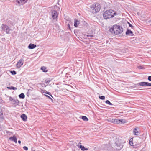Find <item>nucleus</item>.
Masks as SVG:
<instances>
[{
	"instance_id": "1",
	"label": "nucleus",
	"mask_w": 151,
	"mask_h": 151,
	"mask_svg": "<svg viewBox=\"0 0 151 151\" xmlns=\"http://www.w3.org/2000/svg\"><path fill=\"white\" fill-rule=\"evenodd\" d=\"M122 27L119 25L115 24L112 26L109 29V32L115 35H118L123 32Z\"/></svg>"
},
{
	"instance_id": "2",
	"label": "nucleus",
	"mask_w": 151,
	"mask_h": 151,
	"mask_svg": "<svg viewBox=\"0 0 151 151\" xmlns=\"http://www.w3.org/2000/svg\"><path fill=\"white\" fill-rule=\"evenodd\" d=\"M116 15V12L111 9L106 10L103 14V17L106 19L112 18L114 17V15Z\"/></svg>"
},
{
	"instance_id": "3",
	"label": "nucleus",
	"mask_w": 151,
	"mask_h": 151,
	"mask_svg": "<svg viewBox=\"0 0 151 151\" xmlns=\"http://www.w3.org/2000/svg\"><path fill=\"white\" fill-rule=\"evenodd\" d=\"M101 6L98 3H96L91 6V9L93 14L99 12L101 9Z\"/></svg>"
},
{
	"instance_id": "4",
	"label": "nucleus",
	"mask_w": 151,
	"mask_h": 151,
	"mask_svg": "<svg viewBox=\"0 0 151 151\" xmlns=\"http://www.w3.org/2000/svg\"><path fill=\"white\" fill-rule=\"evenodd\" d=\"M1 28L3 30L5 31L6 34H9L10 33V32L12 30L6 24H2L1 25Z\"/></svg>"
},
{
	"instance_id": "5",
	"label": "nucleus",
	"mask_w": 151,
	"mask_h": 151,
	"mask_svg": "<svg viewBox=\"0 0 151 151\" xmlns=\"http://www.w3.org/2000/svg\"><path fill=\"white\" fill-rule=\"evenodd\" d=\"M135 85L137 86H151V83L148 82H142L135 84Z\"/></svg>"
},
{
	"instance_id": "6",
	"label": "nucleus",
	"mask_w": 151,
	"mask_h": 151,
	"mask_svg": "<svg viewBox=\"0 0 151 151\" xmlns=\"http://www.w3.org/2000/svg\"><path fill=\"white\" fill-rule=\"evenodd\" d=\"M51 15L53 19L57 20L58 14L56 10H52L51 11Z\"/></svg>"
},
{
	"instance_id": "7",
	"label": "nucleus",
	"mask_w": 151,
	"mask_h": 151,
	"mask_svg": "<svg viewBox=\"0 0 151 151\" xmlns=\"http://www.w3.org/2000/svg\"><path fill=\"white\" fill-rule=\"evenodd\" d=\"M24 62L23 58H22L16 64L17 67L18 68H20L23 65Z\"/></svg>"
},
{
	"instance_id": "8",
	"label": "nucleus",
	"mask_w": 151,
	"mask_h": 151,
	"mask_svg": "<svg viewBox=\"0 0 151 151\" xmlns=\"http://www.w3.org/2000/svg\"><path fill=\"white\" fill-rule=\"evenodd\" d=\"M20 103V101L17 99H15V100L12 102V104L13 107H15L18 105L19 106Z\"/></svg>"
},
{
	"instance_id": "9",
	"label": "nucleus",
	"mask_w": 151,
	"mask_h": 151,
	"mask_svg": "<svg viewBox=\"0 0 151 151\" xmlns=\"http://www.w3.org/2000/svg\"><path fill=\"white\" fill-rule=\"evenodd\" d=\"M139 128L137 127L135 128L133 130V134L134 135L138 136L139 134Z\"/></svg>"
},
{
	"instance_id": "10",
	"label": "nucleus",
	"mask_w": 151,
	"mask_h": 151,
	"mask_svg": "<svg viewBox=\"0 0 151 151\" xmlns=\"http://www.w3.org/2000/svg\"><path fill=\"white\" fill-rule=\"evenodd\" d=\"M115 144L119 148L118 149L119 150L121 149L123 147V145H122V144L119 142H116L115 143Z\"/></svg>"
},
{
	"instance_id": "11",
	"label": "nucleus",
	"mask_w": 151,
	"mask_h": 151,
	"mask_svg": "<svg viewBox=\"0 0 151 151\" xmlns=\"http://www.w3.org/2000/svg\"><path fill=\"white\" fill-rule=\"evenodd\" d=\"M27 0H16L17 2L19 5H22L27 2Z\"/></svg>"
},
{
	"instance_id": "12",
	"label": "nucleus",
	"mask_w": 151,
	"mask_h": 151,
	"mask_svg": "<svg viewBox=\"0 0 151 151\" xmlns=\"http://www.w3.org/2000/svg\"><path fill=\"white\" fill-rule=\"evenodd\" d=\"M126 34L127 35L133 36L134 35L133 34V32L131 30L127 29L126 32Z\"/></svg>"
},
{
	"instance_id": "13",
	"label": "nucleus",
	"mask_w": 151,
	"mask_h": 151,
	"mask_svg": "<svg viewBox=\"0 0 151 151\" xmlns=\"http://www.w3.org/2000/svg\"><path fill=\"white\" fill-rule=\"evenodd\" d=\"M36 47V45L30 43L28 46V48L29 49H32L35 48Z\"/></svg>"
},
{
	"instance_id": "14",
	"label": "nucleus",
	"mask_w": 151,
	"mask_h": 151,
	"mask_svg": "<svg viewBox=\"0 0 151 151\" xmlns=\"http://www.w3.org/2000/svg\"><path fill=\"white\" fill-rule=\"evenodd\" d=\"M21 117L22 119V120L24 121H27V116L24 114H23L21 116Z\"/></svg>"
},
{
	"instance_id": "15",
	"label": "nucleus",
	"mask_w": 151,
	"mask_h": 151,
	"mask_svg": "<svg viewBox=\"0 0 151 151\" xmlns=\"http://www.w3.org/2000/svg\"><path fill=\"white\" fill-rule=\"evenodd\" d=\"M9 139L13 141L15 143H17V139L15 136H13L12 137H10L9 138Z\"/></svg>"
},
{
	"instance_id": "16",
	"label": "nucleus",
	"mask_w": 151,
	"mask_h": 151,
	"mask_svg": "<svg viewBox=\"0 0 151 151\" xmlns=\"http://www.w3.org/2000/svg\"><path fill=\"white\" fill-rule=\"evenodd\" d=\"M80 24L79 21L77 19H75L74 20V26L75 27H77L78 25Z\"/></svg>"
},
{
	"instance_id": "17",
	"label": "nucleus",
	"mask_w": 151,
	"mask_h": 151,
	"mask_svg": "<svg viewBox=\"0 0 151 151\" xmlns=\"http://www.w3.org/2000/svg\"><path fill=\"white\" fill-rule=\"evenodd\" d=\"M79 147L83 151L85 150H88V148L85 147L84 146L81 145L79 146Z\"/></svg>"
},
{
	"instance_id": "18",
	"label": "nucleus",
	"mask_w": 151,
	"mask_h": 151,
	"mask_svg": "<svg viewBox=\"0 0 151 151\" xmlns=\"http://www.w3.org/2000/svg\"><path fill=\"white\" fill-rule=\"evenodd\" d=\"M41 69L44 72H47L48 71V70L46 68L45 66H42L41 68Z\"/></svg>"
},
{
	"instance_id": "19",
	"label": "nucleus",
	"mask_w": 151,
	"mask_h": 151,
	"mask_svg": "<svg viewBox=\"0 0 151 151\" xmlns=\"http://www.w3.org/2000/svg\"><path fill=\"white\" fill-rule=\"evenodd\" d=\"M19 97L20 98L23 99L25 97V95L24 93H22L19 95Z\"/></svg>"
},
{
	"instance_id": "20",
	"label": "nucleus",
	"mask_w": 151,
	"mask_h": 151,
	"mask_svg": "<svg viewBox=\"0 0 151 151\" xmlns=\"http://www.w3.org/2000/svg\"><path fill=\"white\" fill-rule=\"evenodd\" d=\"M119 124H124L127 122V121L124 119H119Z\"/></svg>"
},
{
	"instance_id": "21",
	"label": "nucleus",
	"mask_w": 151,
	"mask_h": 151,
	"mask_svg": "<svg viewBox=\"0 0 151 151\" xmlns=\"http://www.w3.org/2000/svg\"><path fill=\"white\" fill-rule=\"evenodd\" d=\"M82 119L83 120L85 121H87L88 120V119L86 116H82Z\"/></svg>"
},
{
	"instance_id": "22",
	"label": "nucleus",
	"mask_w": 151,
	"mask_h": 151,
	"mask_svg": "<svg viewBox=\"0 0 151 151\" xmlns=\"http://www.w3.org/2000/svg\"><path fill=\"white\" fill-rule=\"evenodd\" d=\"M7 88L8 89H12V90H16L17 89V88L14 87L12 86H10V87H7Z\"/></svg>"
},
{
	"instance_id": "23",
	"label": "nucleus",
	"mask_w": 151,
	"mask_h": 151,
	"mask_svg": "<svg viewBox=\"0 0 151 151\" xmlns=\"http://www.w3.org/2000/svg\"><path fill=\"white\" fill-rule=\"evenodd\" d=\"M129 144L132 146H133V138H131L129 140Z\"/></svg>"
},
{
	"instance_id": "24",
	"label": "nucleus",
	"mask_w": 151,
	"mask_h": 151,
	"mask_svg": "<svg viewBox=\"0 0 151 151\" xmlns=\"http://www.w3.org/2000/svg\"><path fill=\"white\" fill-rule=\"evenodd\" d=\"M44 91L43 90H42V92L43 93H46V94H48V95H50V96H51L52 97V98L53 97L52 96V95L50 93V92H47V91H46V92H44Z\"/></svg>"
},
{
	"instance_id": "25",
	"label": "nucleus",
	"mask_w": 151,
	"mask_h": 151,
	"mask_svg": "<svg viewBox=\"0 0 151 151\" xmlns=\"http://www.w3.org/2000/svg\"><path fill=\"white\" fill-rule=\"evenodd\" d=\"M105 103L109 105H112L113 104L111 103L109 100H107L106 101Z\"/></svg>"
},
{
	"instance_id": "26",
	"label": "nucleus",
	"mask_w": 151,
	"mask_h": 151,
	"mask_svg": "<svg viewBox=\"0 0 151 151\" xmlns=\"http://www.w3.org/2000/svg\"><path fill=\"white\" fill-rule=\"evenodd\" d=\"M32 90L30 89H29L28 90V91L27 93V96H29L30 94V91H32Z\"/></svg>"
},
{
	"instance_id": "27",
	"label": "nucleus",
	"mask_w": 151,
	"mask_h": 151,
	"mask_svg": "<svg viewBox=\"0 0 151 151\" xmlns=\"http://www.w3.org/2000/svg\"><path fill=\"white\" fill-rule=\"evenodd\" d=\"M113 119L111 118H108L107 119V120L109 122L112 123L113 121Z\"/></svg>"
},
{
	"instance_id": "28",
	"label": "nucleus",
	"mask_w": 151,
	"mask_h": 151,
	"mask_svg": "<svg viewBox=\"0 0 151 151\" xmlns=\"http://www.w3.org/2000/svg\"><path fill=\"white\" fill-rule=\"evenodd\" d=\"M66 20L67 21V22H66V23H69L70 22V19L68 18H65Z\"/></svg>"
},
{
	"instance_id": "29",
	"label": "nucleus",
	"mask_w": 151,
	"mask_h": 151,
	"mask_svg": "<svg viewBox=\"0 0 151 151\" xmlns=\"http://www.w3.org/2000/svg\"><path fill=\"white\" fill-rule=\"evenodd\" d=\"M10 73L13 75H15L16 74V72L14 70H12L10 71Z\"/></svg>"
},
{
	"instance_id": "30",
	"label": "nucleus",
	"mask_w": 151,
	"mask_h": 151,
	"mask_svg": "<svg viewBox=\"0 0 151 151\" xmlns=\"http://www.w3.org/2000/svg\"><path fill=\"white\" fill-rule=\"evenodd\" d=\"M99 97L101 100H104L105 98V96H99Z\"/></svg>"
},
{
	"instance_id": "31",
	"label": "nucleus",
	"mask_w": 151,
	"mask_h": 151,
	"mask_svg": "<svg viewBox=\"0 0 151 151\" xmlns=\"http://www.w3.org/2000/svg\"><path fill=\"white\" fill-rule=\"evenodd\" d=\"M15 99H14V98H13L12 97H9V100L10 101H12V102H13V101L15 100Z\"/></svg>"
},
{
	"instance_id": "32",
	"label": "nucleus",
	"mask_w": 151,
	"mask_h": 151,
	"mask_svg": "<svg viewBox=\"0 0 151 151\" xmlns=\"http://www.w3.org/2000/svg\"><path fill=\"white\" fill-rule=\"evenodd\" d=\"M50 81V80L47 79L45 80V82L46 84H49Z\"/></svg>"
},
{
	"instance_id": "33",
	"label": "nucleus",
	"mask_w": 151,
	"mask_h": 151,
	"mask_svg": "<svg viewBox=\"0 0 151 151\" xmlns=\"http://www.w3.org/2000/svg\"><path fill=\"white\" fill-rule=\"evenodd\" d=\"M3 115V113L2 112H0V119H3V117L2 116V115Z\"/></svg>"
},
{
	"instance_id": "34",
	"label": "nucleus",
	"mask_w": 151,
	"mask_h": 151,
	"mask_svg": "<svg viewBox=\"0 0 151 151\" xmlns=\"http://www.w3.org/2000/svg\"><path fill=\"white\" fill-rule=\"evenodd\" d=\"M127 22L129 26L130 27H131L132 28H133L134 27L129 22Z\"/></svg>"
},
{
	"instance_id": "35",
	"label": "nucleus",
	"mask_w": 151,
	"mask_h": 151,
	"mask_svg": "<svg viewBox=\"0 0 151 151\" xmlns=\"http://www.w3.org/2000/svg\"><path fill=\"white\" fill-rule=\"evenodd\" d=\"M66 24H67V28H69V29H71L70 25V24H69V23H66Z\"/></svg>"
},
{
	"instance_id": "36",
	"label": "nucleus",
	"mask_w": 151,
	"mask_h": 151,
	"mask_svg": "<svg viewBox=\"0 0 151 151\" xmlns=\"http://www.w3.org/2000/svg\"><path fill=\"white\" fill-rule=\"evenodd\" d=\"M45 96L46 97L48 98L49 99H50L52 101H53L52 99L50 96H48V95L45 94Z\"/></svg>"
},
{
	"instance_id": "37",
	"label": "nucleus",
	"mask_w": 151,
	"mask_h": 151,
	"mask_svg": "<svg viewBox=\"0 0 151 151\" xmlns=\"http://www.w3.org/2000/svg\"><path fill=\"white\" fill-rule=\"evenodd\" d=\"M119 121H120V120L119 119H116V124H119Z\"/></svg>"
},
{
	"instance_id": "38",
	"label": "nucleus",
	"mask_w": 151,
	"mask_h": 151,
	"mask_svg": "<svg viewBox=\"0 0 151 151\" xmlns=\"http://www.w3.org/2000/svg\"><path fill=\"white\" fill-rule=\"evenodd\" d=\"M116 119H113L112 123L116 124Z\"/></svg>"
},
{
	"instance_id": "39",
	"label": "nucleus",
	"mask_w": 151,
	"mask_h": 151,
	"mask_svg": "<svg viewBox=\"0 0 151 151\" xmlns=\"http://www.w3.org/2000/svg\"><path fill=\"white\" fill-rule=\"evenodd\" d=\"M23 148L25 150H27L28 149V147L26 146H24Z\"/></svg>"
},
{
	"instance_id": "40",
	"label": "nucleus",
	"mask_w": 151,
	"mask_h": 151,
	"mask_svg": "<svg viewBox=\"0 0 151 151\" xmlns=\"http://www.w3.org/2000/svg\"><path fill=\"white\" fill-rule=\"evenodd\" d=\"M148 79L149 81H151V76H148Z\"/></svg>"
},
{
	"instance_id": "41",
	"label": "nucleus",
	"mask_w": 151,
	"mask_h": 151,
	"mask_svg": "<svg viewBox=\"0 0 151 151\" xmlns=\"http://www.w3.org/2000/svg\"><path fill=\"white\" fill-rule=\"evenodd\" d=\"M138 68L139 69H143V67L142 66H139L138 67Z\"/></svg>"
},
{
	"instance_id": "42",
	"label": "nucleus",
	"mask_w": 151,
	"mask_h": 151,
	"mask_svg": "<svg viewBox=\"0 0 151 151\" xmlns=\"http://www.w3.org/2000/svg\"><path fill=\"white\" fill-rule=\"evenodd\" d=\"M21 142L20 140H19L18 141V143H19V144H20L21 143Z\"/></svg>"
},
{
	"instance_id": "43",
	"label": "nucleus",
	"mask_w": 151,
	"mask_h": 151,
	"mask_svg": "<svg viewBox=\"0 0 151 151\" xmlns=\"http://www.w3.org/2000/svg\"><path fill=\"white\" fill-rule=\"evenodd\" d=\"M58 9H57L58 10V9H60V8H59V7H58Z\"/></svg>"
},
{
	"instance_id": "44",
	"label": "nucleus",
	"mask_w": 151,
	"mask_h": 151,
	"mask_svg": "<svg viewBox=\"0 0 151 151\" xmlns=\"http://www.w3.org/2000/svg\"><path fill=\"white\" fill-rule=\"evenodd\" d=\"M44 91V90H43ZM45 91H44V92H46Z\"/></svg>"
},
{
	"instance_id": "45",
	"label": "nucleus",
	"mask_w": 151,
	"mask_h": 151,
	"mask_svg": "<svg viewBox=\"0 0 151 151\" xmlns=\"http://www.w3.org/2000/svg\"><path fill=\"white\" fill-rule=\"evenodd\" d=\"M24 56H22V57L24 58Z\"/></svg>"
},
{
	"instance_id": "46",
	"label": "nucleus",
	"mask_w": 151,
	"mask_h": 151,
	"mask_svg": "<svg viewBox=\"0 0 151 151\" xmlns=\"http://www.w3.org/2000/svg\"><path fill=\"white\" fill-rule=\"evenodd\" d=\"M7 133H9V132H7Z\"/></svg>"
},
{
	"instance_id": "47",
	"label": "nucleus",
	"mask_w": 151,
	"mask_h": 151,
	"mask_svg": "<svg viewBox=\"0 0 151 151\" xmlns=\"http://www.w3.org/2000/svg\"><path fill=\"white\" fill-rule=\"evenodd\" d=\"M33 151H35V150H33Z\"/></svg>"
}]
</instances>
